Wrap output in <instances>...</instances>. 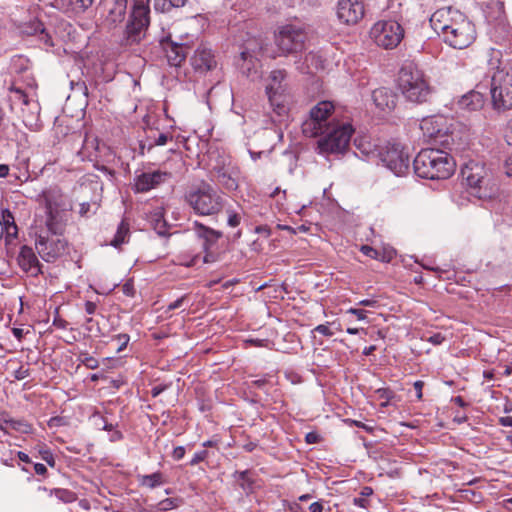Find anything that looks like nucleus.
Masks as SVG:
<instances>
[{
  "label": "nucleus",
  "instance_id": "obj_38",
  "mask_svg": "<svg viewBox=\"0 0 512 512\" xmlns=\"http://www.w3.org/2000/svg\"><path fill=\"white\" fill-rule=\"evenodd\" d=\"M55 495L58 499L63 502H72L75 499V494L67 489H54L50 491V495Z\"/></svg>",
  "mask_w": 512,
  "mask_h": 512
},
{
  "label": "nucleus",
  "instance_id": "obj_44",
  "mask_svg": "<svg viewBox=\"0 0 512 512\" xmlns=\"http://www.w3.org/2000/svg\"><path fill=\"white\" fill-rule=\"evenodd\" d=\"M228 220L227 223L230 227H237L241 222V216L235 211L228 210Z\"/></svg>",
  "mask_w": 512,
  "mask_h": 512
},
{
  "label": "nucleus",
  "instance_id": "obj_30",
  "mask_svg": "<svg viewBox=\"0 0 512 512\" xmlns=\"http://www.w3.org/2000/svg\"><path fill=\"white\" fill-rule=\"evenodd\" d=\"M241 73L250 78L251 80L258 79L259 74V60L256 57H245L240 56V62L238 63Z\"/></svg>",
  "mask_w": 512,
  "mask_h": 512
},
{
  "label": "nucleus",
  "instance_id": "obj_36",
  "mask_svg": "<svg viewBox=\"0 0 512 512\" xmlns=\"http://www.w3.org/2000/svg\"><path fill=\"white\" fill-rule=\"evenodd\" d=\"M152 224L158 235L165 236L167 234V223L162 215L156 214L152 219Z\"/></svg>",
  "mask_w": 512,
  "mask_h": 512
},
{
  "label": "nucleus",
  "instance_id": "obj_28",
  "mask_svg": "<svg viewBox=\"0 0 512 512\" xmlns=\"http://www.w3.org/2000/svg\"><path fill=\"white\" fill-rule=\"evenodd\" d=\"M483 95L477 91H470L458 100L460 109L467 111H476L483 106Z\"/></svg>",
  "mask_w": 512,
  "mask_h": 512
},
{
  "label": "nucleus",
  "instance_id": "obj_18",
  "mask_svg": "<svg viewBox=\"0 0 512 512\" xmlns=\"http://www.w3.org/2000/svg\"><path fill=\"white\" fill-rule=\"evenodd\" d=\"M467 17L458 10L452 8H441L434 12L430 18V24L433 30L441 37L446 34Z\"/></svg>",
  "mask_w": 512,
  "mask_h": 512
},
{
  "label": "nucleus",
  "instance_id": "obj_35",
  "mask_svg": "<svg viewBox=\"0 0 512 512\" xmlns=\"http://www.w3.org/2000/svg\"><path fill=\"white\" fill-rule=\"evenodd\" d=\"M140 483L142 486H146L150 489H153L157 486L164 484L165 480L161 472H155L150 475H143L140 479Z\"/></svg>",
  "mask_w": 512,
  "mask_h": 512
},
{
  "label": "nucleus",
  "instance_id": "obj_10",
  "mask_svg": "<svg viewBox=\"0 0 512 512\" xmlns=\"http://www.w3.org/2000/svg\"><path fill=\"white\" fill-rule=\"evenodd\" d=\"M286 78L285 70H274L269 75V83L266 86V94L273 111L278 116H283L288 112L287 87L284 83Z\"/></svg>",
  "mask_w": 512,
  "mask_h": 512
},
{
  "label": "nucleus",
  "instance_id": "obj_51",
  "mask_svg": "<svg viewBox=\"0 0 512 512\" xmlns=\"http://www.w3.org/2000/svg\"><path fill=\"white\" fill-rule=\"evenodd\" d=\"M169 139H172V137L169 136L168 134L160 133L158 138L155 140L154 144H151L149 146V150L151 148H153L154 145H158V146L165 145Z\"/></svg>",
  "mask_w": 512,
  "mask_h": 512
},
{
  "label": "nucleus",
  "instance_id": "obj_4",
  "mask_svg": "<svg viewBox=\"0 0 512 512\" xmlns=\"http://www.w3.org/2000/svg\"><path fill=\"white\" fill-rule=\"evenodd\" d=\"M184 200L196 214L201 216L220 213L226 202L222 194L205 181L190 187L185 192Z\"/></svg>",
  "mask_w": 512,
  "mask_h": 512
},
{
  "label": "nucleus",
  "instance_id": "obj_19",
  "mask_svg": "<svg viewBox=\"0 0 512 512\" xmlns=\"http://www.w3.org/2000/svg\"><path fill=\"white\" fill-rule=\"evenodd\" d=\"M364 13L362 0H339L337 3V18L343 24H357L363 18Z\"/></svg>",
  "mask_w": 512,
  "mask_h": 512
},
{
  "label": "nucleus",
  "instance_id": "obj_48",
  "mask_svg": "<svg viewBox=\"0 0 512 512\" xmlns=\"http://www.w3.org/2000/svg\"><path fill=\"white\" fill-rule=\"evenodd\" d=\"M29 369L24 366H20L17 370L14 371L13 376L16 380H23L29 376Z\"/></svg>",
  "mask_w": 512,
  "mask_h": 512
},
{
  "label": "nucleus",
  "instance_id": "obj_52",
  "mask_svg": "<svg viewBox=\"0 0 512 512\" xmlns=\"http://www.w3.org/2000/svg\"><path fill=\"white\" fill-rule=\"evenodd\" d=\"M41 458L50 466L55 465V459L53 454L49 450L41 451Z\"/></svg>",
  "mask_w": 512,
  "mask_h": 512
},
{
  "label": "nucleus",
  "instance_id": "obj_34",
  "mask_svg": "<svg viewBox=\"0 0 512 512\" xmlns=\"http://www.w3.org/2000/svg\"><path fill=\"white\" fill-rule=\"evenodd\" d=\"M129 236V224L124 220L120 222L117 232L114 238L111 240L110 245L115 248L120 247L126 242V238Z\"/></svg>",
  "mask_w": 512,
  "mask_h": 512
},
{
  "label": "nucleus",
  "instance_id": "obj_41",
  "mask_svg": "<svg viewBox=\"0 0 512 512\" xmlns=\"http://www.w3.org/2000/svg\"><path fill=\"white\" fill-rule=\"evenodd\" d=\"M154 8L156 11L166 13L169 12L171 7V1L170 0H154Z\"/></svg>",
  "mask_w": 512,
  "mask_h": 512
},
{
  "label": "nucleus",
  "instance_id": "obj_61",
  "mask_svg": "<svg viewBox=\"0 0 512 512\" xmlns=\"http://www.w3.org/2000/svg\"><path fill=\"white\" fill-rule=\"evenodd\" d=\"M96 308H97L96 303H94L92 301L85 302V311L87 312V314H89V315L94 314L96 311Z\"/></svg>",
  "mask_w": 512,
  "mask_h": 512
},
{
  "label": "nucleus",
  "instance_id": "obj_26",
  "mask_svg": "<svg viewBox=\"0 0 512 512\" xmlns=\"http://www.w3.org/2000/svg\"><path fill=\"white\" fill-rule=\"evenodd\" d=\"M372 99L376 107L382 111L394 109L397 102L396 94L386 87L375 89L372 93Z\"/></svg>",
  "mask_w": 512,
  "mask_h": 512
},
{
  "label": "nucleus",
  "instance_id": "obj_6",
  "mask_svg": "<svg viewBox=\"0 0 512 512\" xmlns=\"http://www.w3.org/2000/svg\"><path fill=\"white\" fill-rule=\"evenodd\" d=\"M354 129L349 123H339L330 127L317 142L320 154L343 153L349 146Z\"/></svg>",
  "mask_w": 512,
  "mask_h": 512
},
{
  "label": "nucleus",
  "instance_id": "obj_40",
  "mask_svg": "<svg viewBox=\"0 0 512 512\" xmlns=\"http://www.w3.org/2000/svg\"><path fill=\"white\" fill-rule=\"evenodd\" d=\"M81 362L88 369H97L99 366L98 360L87 353L81 355Z\"/></svg>",
  "mask_w": 512,
  "mask_h": 512
},
{
  "label": "nucleus",
  "instance_id": "obj_49",
  "mask_svg": "<svg viewBox=\"0 0 512 512\" xmlns=\"http://www.w3.org/2000/svg\"><path fill=\"white\" fill-rule=\"evenodd\" d=\"M122 291L126 296L133 297L135 295V288L132 281H127L122 286Z\"/></svg>",
  "mask_w": 512,
  "mask_h": 512
},
{
  "label": "nucleus",
  "instance_id": "obj_29",
  "mask_svg": "<svg viewBox=\"0 0 512 512\" xmlns=\"http://www.w3.org/2000/svg\"><path fill=\"white\" fill-rule=\"evenodd\" d=\"M127 2V0H113V3L108 10L106 18L107 22L111 25L121 23L125 19Z\"/></svg>",
  "mask_w": 512,
  "mask_h": 512
},
{
  "label": "nucleus",
  "instance_id": "obj_20",
  "mask_svg": "<svg viewBox=\"0 0 512 512\" xmlns=\"http://www.w3.org/2000/svg\"><path fill=\"white\" fill-rule=\"evenodd\" d=\"M170 178V173L160 170L153 172H144L136 177L134 191L137 193L148 192L156 188L161 183L166 182Z\"/></svg>",
  "mask_w": 512,
  "mask_h": 512
},
{
  "label": "nucleus",
  "instance_id": "obj_32",
  "mask_svg": "<svg viewBox=\"0 0 512 512\" xmlns=\"http://www.w3.org/2000/svg\"><path fill=\"white\" fill-rule=\"evenodd\" d=\"M198 234L201 238H203V248L209 249L214 248L216 242L222 237V232L214 230L212 228L199 225Z\"/></svg>",
  "mask_w": 512,
  "mask_h": 512
},
{
  "label": "nucleus",
  "instance_id": "obj_31",
  "mask_svg": "<svg viewBox=\"0 0 512 512\" xmlns=\"http://www.w3.org/2000/svg\"><path fill=\"white\" fill-rule=\"evenodd\" d=\"M264 41L261 37H252L245 40L243 44V50L240 55L242 58L245 57H256L263 50Z\"/></svg>",
  "mask_w": 512,
  "mask_h": 512
},
{
  "label": "nucleus",
  "instance_id": "obj_55",
  "mask_svg": "<svg viewBox=\"0 0 512 512\" xmlns=\"http://www.w3.org/2000/svg\"><path fill=\"white\" fill-rule=\"evenodd\" d=\"M169 386L167 384H159V385H156L154 386L152 389H151V395L152 397H157L159 396L163 391H165Z\"/></svg>",
  "mask_w": 512,
  "mask_h": 512
},
{
  "label": "nucleus",
  "instance_id": "obj_14",
  "mask_svg": "<svg viewBox=\"0 0 512 512\" xmlns=\"http://www.w3.org/2000/svg\"><path fill=\"white\" fill-rule=\"evenodd\" d=\"M442 38L445 43L455 49H465L475 41L476 29L474 24L466 18L451 30H447Z\"/></svg>",
  "mask_w": 512,
  "mask_h": 512
},
{
  "label": "nucleus",
  "instance_id": "obj_64",
  "mask_svg": "<svg viewBox=\"0 0 512 512\" xmlns=\"http://www.w3.org/2000/svg\"><path fill=\"white\" fill-rule=\"evenodd\" d=\"M499 423L504 427H512V417L504 416L499 419Z\"/></svg>",
  "mask_w": 512,
  "mask_h": 512
},
{
  "label": "nucleus",
  "instance_id": "obj_50",
  "mask_svg": "<svg viewBox=\"0 0 512 512\" xmlns=\"http://www.w3.org/2000/svg\"><path fill=\"white\" fill-rule=\"evenodd\" d=\"M315 332H318L324 336L331 337L333 332L330 330L328 324H320L314 328Z\"/></svg>",
  "mask_w": 512,
  "mask_h": 512
},
{
  "label": "nucleus",
  "instance_id": "obj_12",
  "mask_svg": "<svg viewBox=\"0 0 512 512\" xmlns=\"http://www.w3.org/2000/svg\"><path fill=\"white\" fill-rule=\"evenodd\" d=\"M370 35L374 42L384 49L397 47L404 37V30L397 21H378L373 25Z\"/></svg>",
  "mask_w": 512,
  "mask_h": 512
},
{
  "label": "nucleus",
  "instance_id": "obj_59",
  "mask_svg": "<svg viewBox=\"0 0 512 512\" xmlns=\"http://www.w3.org/2000/svg\"><path fill=\"white\" fill-rule=\"evenodd\" d=\"M305 439L307 443L314 444L320 441V436L315 432H310L306 435Z\"/></svg>",
  "mask_w": 512,
  "mask_h": 512
},
{
  "label": "nucleus",
  "instance_id": "obj_5",
  "mask_svg": "<svg viewBox=\"0 0 512 512\" xmlns=\"http://www.w3.org/2000/svg\"><path fill=\"white\" fill-rule=\"evenodd\" d=\"M335 107L330 101H320L309 111V116L302 123V132L307 137L323 135L327 129L337 124L332 118Z\"/></svg>",
  "mask_w": 512,
  "mask_h": 512
},
{
  "label": "nucleus",
  "instance_id": "obj_37",
  "mask_svg": "<svg viewBox=\"0 0 512 512\" xmlns=\"http://www.w3.org/2000/svg\"><path fill=\"white\" fill-rule=\"evenodd\" d=\"M181 499L179 498H166L157 504L158 511H168L180 505Z\"/></svg>",
  "mask_w": 512,
  "mask_h": 512
},
{
  "label": "nucleus",
  "instance_id": "obj_1",
  "mask_svg": "<svg viewBox=\"0 0 512 512\" xmlns=\"http://www.w3.org/2000/svg\"><path fill=\"white\" fill-rule=\"evenodd\" d=\"M488 66L491 77V98L498 111L512 109V67L502 61L500 50H489Z\"/></svg>",
  "mask_w": 512,
  "mask_h": 512
},
{
  "label": "nucleus",
  "instance_id": "obj_45",
  "mask_svg": "<svg viewBox=\"0 0 512 512\" xmlns=\"http://www.w3.org/2000/svg\"><path fill=\"white\" fill-rule=\"evenodd\" d=\"M305 62L307 63L308 69H310V64L314 65V67L316 69H318L319 67H322L320 58L316 54H313V53H309L306 55Z\"/></svg>",
  "mask_w": 512,
  "mask_h": 512
},
{
  "label": "nucleus",
  "instance_id": "obj_63",
  "mask_svg": "<svg viewBox=\"0 0 512 512\" xmlns=\"http://www.w3.org/2000/svg\"><path fill=\"white\" fill-rule=\"evenodd\" d=\"M310 512H323L324 507L322 502H314L309 506Z\"/></svg>",
  "mask_w": 512,
  "mask_h": 512
},
{
  "label": "nucleus",
  "instance_id": "obj_23",
  "mask_svg": "<svg viewBox=\"0 0 512 512\" xmlns=\"http://www.w3.org/2000/svg\"><path fill=\"white\" fill-rule=\"evenodd\" d=\"M68 221V210L45 211V232L63 236Z\"/></svg>",
  "mask_w": 512,
  "mask_h": 512
},
{
  "label": "nucleus",
  "instance_id": "obj_7",
  "mask_svg": "<svg viewBox=\"0 0 512 512\" xmlns=\"http://www.w3.org/2000/svg\"><path fill=\"white\" fill-rule=\"evenodd\" d=\"M150 0H133L132 10L126 26L129 44L139 43L150 24Z\"/></svg>",
  "mask_w": 512,
  "mask_h": 512
},
{
  "label": "nucleus",
  "instance_id": "obj_42",
  "mask_svg": "<svg viewBox=\"0 0 512 512\" xmlns=\"http://www.w3.org/2000/svg\"><path fill=\"white\" fill-rule=\"evenodd\" d=\"M205 255L203 258V261L205 263H214L218 261L220 254L215 251L214 248L204 249Z\"/></svg>",
  "mask_w": 512,
  "mask_h": 512
},
{
  "label": "nucleus",
  "instance_id": "obj_25",
  "mask_svg": "<svg viewBox=\"0 0 512 512\" xmlns=\"http://www.w3.org/2000/svg\"><path fill=\"white\" fill-rule=\"evenodd\" d=\"M163 50L166 53L167 61L171 66H180L187 57L189 47L171 40L162 41Z\"/></svg>",
  "mask_w": 512,
  "mask_h": 512
},
{
  "label": "nucleus",
  "instance_id": "obj_16",
  "mask_svg": "<svg viewBox=\"0 0 512 512\" xmlns=\"http://www.w3.org/2000/svg\"><path fill=\"white\" fill-rule=\"evenodd\" d=\"M15 99L18 100L21 107L22 122L30 131H39L41 129V121L39 118L40 106L38 102L31 101L27 94L21 89L14 90Z\"/></svg>",
  "mask_w": 512,
  "mask_h": 512
},
{
  "label": "nucleus",
  "instance_id": "obj_58",
  "mask_svg": "<svg viewBox=\"0 0 512 512\" xmlns=\"http://www.w3.org/2000/svg\"><path fill=\"white\" fill-rule=\"evenodd\" d=\"M185 299H186V296H182V297L178 298L177 300L173 301L172 303H170L168 305L167 310L171 311V310L180 308Z\"/></svg>",
  "mask_w": 512,
  "mask_h": 512
},
{
  "label": "nucleus",
  "instance_id": "obj_39",
  "mask_svg": "<svg viewBox=\"0 0 512 512\" xmlns=\"http://www.w3.org/2000/svg\"><path fill=\"white\" fill-rule=\"evenodd\" d=\"M372 494H373V489L371 487H369V486L363 487L361 490V493H360L361 497L355 498L354 504L359 507H362V508H367L368 502L366 500V497H368Z\"/></svg>",
  "mask_w": 512,
  "mask_h": 512
},
{
  "label": "nucleus",
  "instance_id": "obj_62",
  "mask_svg": "<svg viewBox=\"0 0 512 512\" xmlns=\"http://www.w3.org/2000/svg\"><path fill=\"white\" fill-rule=\"evenodd\" d=\"M444 336H442L440 333L434 334L429 338V341L433 343L434 345H439L444 341Z\"/></svg>",
  "mask_w": 512,
  "mask_h": 512
},
{
  "label": "nucleus",
  "instance_id": "obj_56",
  "mask_svg": "<svg viewBox=\"0 0 512 512\" xmlns=\"http://www.w3.org/2000/svg\"><path fill=\"white\" fill-rule=\"evenodd\" d=\"M413 386L416 391L417 399L422 400V397H423L422 389L424 387V382L421 380H418V381L414 382Z\"/></svg>",
  "mask_w": 512,
  "mask_h": 512
},
{
  "label": "nucleus",
  "instance_id": "obj_46",
  "mask_svg": "<svg viewBox=\"0 0 512 512\" xmlns=\"http://www.w3.org/2000/svg\"><path fill=\"white\" fill-rule=\"evenodd\" d=\"M360 251L364 255H366V256H368V257H370L372 259H378L379 256H380V253H379L378 250H376L373 247L368 246V245H362L361 248H360Z\"/></svg>",
  "mask_w": 512,
  "mask_h": 512
},
{
  "label": "nucleus",
  "instance_id": "obj_11",
  "mask_svg": "<svg viewBox=\"0 0 512 512\" xmlns=\"http://www.w3.org/2000/svg\"><path fill=\"white\" fill-rule=\"evenodd\" d=\"M35 247L44 261L52 263L67 253L68 242L63 236H53L41 228L35 240Z\"/></svg>",
  "mask_w": 512,
  "mask_h": 512
},
{
  "label": "nucleus",
  "instance_id": "obj_15",
  "mask_svg": "<svg viewBox=\"0 0 512 512\" xmlns=\"http://www.w3.org/2000/svg\"><path fill=\"white\" fill-rule=\"evenodd\" d=\"M381 161L395 175H403L409 168V157L398 144H388L379 151Z\"/></svg>",
  "mask_w": 512,
  "mask_h": 512
},
{
  "label": "nucleus",
  "instance_id": "obj_21",
  "mask_svg": "<svg viewBox=\"0 0 512 512\" xmlns=\"http://www.w3.org/2000/svg\"><path fill=\"white\" fill-rule=\"evenodd\" d=\"M38 202L44 205L45 211L69 210L62 191L56 186L42 191Z\"/></svg>",
  "mask_w": 512,
  "mask_h": 512
},
{
  "label": "nucleus",
  "instance_id": "obj_47",
  "mask_svg": "<svg viewBox=\"0 0 512 512\" xmlns=\"http://www.w3.org/2000/svg\"><path fill=\"white\" fill-rule=\"evenodd\" d=\"M208 457V451L207 450H201L194 454L193 458L191 459L189 465L195 466L198 463L204 461Z\"/></svg>",
  "mask_w": 512,
  "mask_h": 512
},
{
  "label": "nucleus",
  "instance_id": "obj_57",
  "mask_svg": "<svg viewBox=\"0 0 512 512\" xmlns=\"http://www.w3.org/2000/svg\"><path fill=\"white\" fill-rule=\"evenodd\" d=\"M185 455V448L183 446H177L174 448L173 452H172V457L175 459V460H180L184 457Z\"/></svg>",
  "mask_w": 512,
  "mask_h": 512
},
{
  "label": "nucleus",
  "instance_id": "obj_8",
  "mask_svg": "<svg viewBox=\"0 0 512 512\" xmlns=\"http://www.w3.org/2000/svg\"><path fill=\"white\" fill-rule=\"evenodd\" d=\"M452 125V119L443 115H433L421 120L420 129L429 140L450 149L454 142Z\"/></svg>",
  "mask_w": 512,
  "mask_h": 512
},
{
  "label": "nucleus",
  "instance_id": "obj_54",
  "mask_svg": "<svg viewBox=\"0 0 512 512\" xmlns=\"http://www.w3.org/2000/svg\"><path fill=\"white\" fill-rule=\"evenodd\" d=\"M347 313L355 315L358 320H364L367 312L363 309L350 308L347 310Z\"/></svg>",
  "mask_w": 512,
  "mask_h": 512
},
{
  "label": "nucleus",
  "instance_id": "obj_2",
  "mask_svg": "<svg viewBox=\"0 0 512 512\" xmlns=\"http://www.w3.org/2000/svg\"><path fill=\"white\" fill-rule=\"evenodd\" d=\"M415 173L425 179H447L455 171L456 163L449 153L434 148L421 150L413 161Z\"/></svg>",
  "mask_w": 512,
  "mask_h": 512
},
{
  "label": "nucleus",
  "instance_id": "obj_3",
  "mask_svg": "<svg viewBox=\"0 0 512 512\" xmlns=\"http://www.w3.org/2000/svg\"><path fill=\"white\" fill-rule=\"evenodd\" d=\"M398 88L407 101L415 104L428 102L433 93L425 73L413 62H407L401 67Z\"/></svg>",
  "mask_w": 512,
  "mask_h": 512
},
{
  "label": "nucleus",
  "instance_id": "obj_13",
  "mask_svg": "<svg viewBox=\"0 0 512 512\" xmlns=\"http://www.w3.org/2000/svg\"><path fill=\"white\" fill-rule=\"evenodd\" d=\"M306 40L305 30L294 25L283 26L275 37L277 47L285 56L303 51Z\"/></svg>",
  "mask_w": 512,
  "mask_h": 512
},
{
  "label": "nucleus",
  "instance_id": "obj_33",
  "mask_svg": "<svg viewBox=\"0 0 512 512\" xmlns=\"http://www.w3.org/2000/svg\"><path fill=\"white\" fill-rule=\"evenodd\" d=\"M0 228L6 232L8 237H16L18 233L13 214L8 210L2 211V219L0 220Z\"/></svg>",
  "mask_w": 512,
  "mask_h": 512
},
{
  "label": "nucleus",
  "instance_id": "obj_17",
  "mask_svg": "<svg viewBox=\"0 0 512 512\" xmlns=\"http://www.w3.org/2000/svg\"><path fill=\"white\" fill-rule=\"evenodd\" d=\"M461 175L472 195L478 198L486 197L481 191L486 177L484 165L471 161L462 167Z\"/></svg>",
  "mask_w": 512,
  "mask_h": 512
},
{
  "label": "nucleus",
  "instance_id": "obj_60",
  "mask_svg": "<svg viewBox=\"0 0 512 512\" xmlns=\"http://www.w3.org/2000/svg\"><path fill=\"white\" fill-rule=\"evenodd\" d=\"M505 173L507 176L512 177V155L508 156L505 160Z\"/></svg>",
  "mask_w": 512,
  "mask_h": 512
},
{
  "label": "nucleus",
  "instance_id": "obj_24",
  "mask_svg": "<svg viewBox=\"0 0 512 512\" xmlns=\"http://www.w3.org/2000/svg\"><path fill=\"white\" fill-rule=\"evenodd\" d=\"M191 65L196 72L205 73L216 66V61L211 50L204 45L198 46L190 59Z\"/></svg>",
  "mask_w": 512,
  "mask_h": 512
},
{
  "label": "nucleus",
  "instance_id": "obj_53",
  "mask_svg": "<svg viewBox=\"0 0 512 512\" xmlns=\"http://www.w3.org/2000/svg\"><path fill=\"white\" fill-rule=\"evenodd\" d=\"M56 314H58V311H56ZM68 325V322L61 318L59 315H56L53 320V326H55L58 329H65Z\"/></svg>",
  "mask_w": 512,
  "mask_h": 512
},
{
  "label": "nucleus",
  "instance_id": "obj_27",
  "mask_svg": "<svg viewBox=\"0 0 512 512\" xmlns=\"http://www.w3.org/2000/svg\"><path fill=\"white\" fill-rule=\"evenodd\" d=\"M93 2L94 0H56V5L65 13L77 15L84 13Z\"/></svg>",
  "mask_w": 512,
  "mask_h": 512
},
{
  "label": "nucleus",
  "instance_id": "obj_22",
  "mask_svg": "<svg viewBox=\"0 0 512 512\" xmlns=\"http://www.w3.org/2000/svg\"><path fill=\"white\" fill-rule=\"evenodd\" d=\"M17 263L22 271L29 273L31 276H38L42 273V265L33 248L30 246L23 245L20 247V251L17 256Z\"/></svg>",
  "mask_w": 512,
  "mask_h": 512
},
{
  "label": "nucleus",
  "instance_id": "obj_9",
  "mask_svg": "<svg viewBox=\"0 0 512 512\" xmlns=\"http://www.w3.org/2000/svg\"><path fill=\"white\" fill-rule=\"evenodd\" d=\"M209 167L212 180L227 190L237 189L238 169L232 164L230 157L219 153L211 154Z\"/></svg>",
  "mask_w": 512,
  "mask_h": 512
},
{
  "label": "nucleus",
  "instance_id": "obj_43",
  "mask_svg": "<svg viewBox=\"0 0 512 512\" xmlns=\"http://www.w3.org/2000/svg\"><path fill=\"white\" fill-rule=\"evenodd\" d=\"M113 340L117 341V343H118L117 351L121 352L128 345L130 337L127 334H118L113 338Z\"/></svg>",
  "mask_w": 512,
  "mask_h": 512
}]
</instances>
